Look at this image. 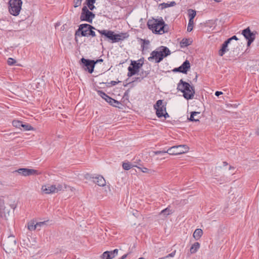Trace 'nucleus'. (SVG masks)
Returning a JSON list of instances; mask_svg holds the SVG:
<instances>
[{"label":"nucleus","instance_id":"nucleus-50","mask_svg":"<svg viewBox=\"0 0 259 259\" xmlns=\"http://www.w3.org/2000/svg\"><path fill=\"white\" fill-rule=\"evenodd\" d=\"M102 61H103L102 59H99V60H97L96 62H97V63H98L99 62H102Z\"/></svg>","mask_w":259,"mask_h":259},{"label":"nucleus","instance_id":"nucleus-44","mask_svg":"<svg viewBox=\"0 0 259 259\" xmlns=\"http://www.w3.org/2000/svg\"><path fill=\"white\" fill-rule=\"evenodd\" d=\"M222 94H223V93L222 92L217 91L215 93V95L217 96H219L220 95H222Z\"/></svg>","mask_w":259,"mask_h":259},{"label":"nucleus","instance_id":"nucleus-45","mask_svg":"<svg viewBox=\"0 0 259 259\" xmlns=\"http://www.w3.org/2000/svg\"><path fill=\"white\" fill-rule=\"evenodd\" d=\"M112 99V98H111V97H109V96H108V97L107 98V99H106L105 101H106L107 102H108V103H110V102H111V101Z\"/></svg>","mask_w":259,"mask_h":259},{"label":"nucleus","instance_id":"nucleus-33","mask_svg":"<svg viewBox=\"0 0 259 259\" xmlns=\"http://www.w3.org/2000/svg\"><path fill=\"white\" fill-rule=\"evenodd\" d=\"M98 95L102 97L103 99H104L105 100L108 97L107 95H106L105 93L101 91H98Z\"/></svg>","mask_w":259,"mask_h":259},{"label":"nucleus","instance_id":"nucleus-34","mask_svg":"<svg viewBox=\"0 0 259 259\" xmlns=\"http://www.w3.org/2000/svg\"><path fill=\"white\" fill-rule=\"evenodd\" d=\"M45 225V222H40L36 223V228L40 230Z\"/></svg>","mask_w":259,"mask_h":259},{"label":"nucleus","instance_id":"nucleus-6","mask_svg":"<svg viewBox=\"0 0 259 259\" xmlns=\"http://www.w3.org/2000/svg\"><path fill=\"white\" fill-rule=\"evenodd\" d=\"M67 186L65 184H58L57 185H44L41 186V193L45 194H50L52 193H58L61 191H64L66 189Z\"/></svg>","mask_w":259,"mask_h":259},{"label":"nucleus","instance_id":"nucleus-11","mask_svg":"<svg viewBox=\"0 0 259 259\" xmlns=\"http://www.w3.org/2000/svg\"><path fill=\"white\" fill-rule=\"evenodd\" d=\"M4 249L6 252L10 253L16 248V241L13 237H9L3 244Z\"/></svg>","mask_w":259,"mask_h":259},{"label":"nucleus","instance_id":"nucleus-26","mask_svg":"<svg viewBox=\"0 0 259 259\" xmlns=\"http://www.w3.org/2000/svg\"><path fill=\"white\" fill-rule=\"evenodd\" d=\"M22 122L20 120H15L13 121L12 124L13 125L19 129L22 130L21 128V125H22Z\"/></svg>","mask_w":259,"mask_h":259},{"label":"nucleus","instance_id":"nucleus-29","mask_svg":"<svg viewBox=\"0 0 259 259\" xmlns=\"http://www.w3.org/2000/svg\"><path fill=\"white\" fill-rule=\"evenodd\" d=\"M122 167L125 170H129L133 167V165L130 162H123L122 163Z\"/></svg>","mask_w":259,"mask_h":259},{"label":"nucleus","instance_id":"nucleus-46","mask_svg":"<svg viewBox=\"0 0 259 259\" xmlns=\"http://www.w3.org/2000/svg\"><path fill=\"white\" fill-rule=\"evenodd\" d=\"M87 3H95L96 0H86Z\"/></svg>","mask_w":259,"mask_h":259},{"label":"nucleus","instance_id":"nucleus-20","mask_svg":"<svg viewBox=\"0 0 259 259\" xmlns=\"http://www.w3.org/2000/svg\"><path fill=\"white\" fill-rule=\"evenodd\" d=\"M200 117V112L194 111L191 113L190 117L189 119L192 121H198Z\"/></svg>","mask_w":259,"mask_h":259},{"label":"nucleus","instance_id":"nucleus-7","mask_svg":"<svg viewBox=\"0 0 259 259\" xmlns=\"http://www.w3.org/2000/svg\"><path fill=\"white\" fill-rule=\"evenodd\" d=\"M189 147L186 145L174 146L167 149V153L171 155H180L188 152Z\"/></svg>","mask_w":259,"mask_h":259},{"label":"nucleus","instance_id":"nucleus-23","mask_svg":"<svg viewBox=\"0 0 259 259\" xmlns=\"http://www.w3.org/2000/svg\"><path fill=\"white\" fill-rule=\"evenodd\" d=\"M200 244L197 242L193 244L190 248L191 253L193 254L196 253L200 248Z\"/></svg>","mask_w":259,"mask_h":259},{"label":"nucleus","instance_id":"nucleus-38","mask_svg":"<svg viewBox=\"0 0 259 259\" xmlns=\"http://www.w3.org/2000/svg\"><path fill=\"white\" fill-rule=\"evenodd\" d=\"M16 63V61L12 58H9L8 60V64L9 65H14L15 63Z\"/></svg>","mask_w":259,"mask_h":259},{"label":"nucleus","instance_id":"nucleus-32","mask_svg":"<svg viewBox=\"0 0 259 259\" xmlns=\"http://www.w3.org/2000/svg\"><path fill=\"white\" fill-rule=\"evenodd\" d=\"M132 65H133V67L135 68L137 71H138L140 66H142V64L137 63L136 61L133 62Z\"/></svg>","mask_w":259,"mask_h":259},{"label":"nucleus","instance_id":"nucleus-8","mask_svg":"<svg viewBox=\"0 0 259 259\" xmlns=\"http://www.w3.org/2000/svg\"><path fill=\"white\" fill-rule=\"evenodd\" d=\"M166 105L163 104V100H158L154 105V108L156 110V114L159 117H164L166 118L169 117L168 114L166 112Z\"/></svg>","mask_w":259,"mask_h":259},{"label":"nucleus","instance_id":"nucleus-15","mask_svg":"<svg viewBox=\"0 0 259 259\" xmlns=\"http://www.w3.org/2000/svg\"><path fill=\"white\" fill-rule=\"evenodd\" d=\"M86 179H94V183L98 185L100 187H104L106 185V181L102 176L97 175L95 177H92L89 174L85 176Z\"/></svg>","mask_w":259,"mask_h":259},{"label":"nucleus","instance_id":"nucleus-42","mask_svg":"<svg viewBox=\"0 0 259 259\" xmlns=\"http://www.w3.org/2000/svg\"><path fill=\"white\" fill-rule=\"evenodd\" d=\"M233 39L237 40H238V38L237 37V36H236V35H234V36H233L232 37H231V38H230L228 39L227 40H228L229 41V42L230 43V42H231V41L232 40H233Z\"/></svg>","mask_w":259,"mask_h":259},{"label":"nucleus","instance_id":"nucleus-51","mask_svg":"<svg viewBox=\"0 0 259 259\" xmlns=\"http://www.w3.org/2000/svg\"><path fill=\"white\" fill-rule=\"evenodd\" d=\"M214 1H215L217 2H221L222 1V0H214Z\"/></svg>","mask_w":259,"mask_h":259},{"label":"nucleus","instance_id":"nucleus-16","mask_svg":"<svg viewBox=\"0 0 259 259\" xmlns=\"http://www.w3.org/2000/svg\"><path fill=\"white\" fill-rule=\"evenodd\" d=\"M18 172L24 176L38 175L37 170L33 169L20 168L17 170Z\"/></svg>","mask_w":259,"mask_h":259},{"label":"nucleus","instance_id":"nucleus-24","mask_svg":"<svg viewBox=\"0 0 259 259\" xmlns=\"http://www.w3.org/2000/svg\"><path fill=\"white\" fill-rule=\"evenodd\" d=\"M21 130H23L24 131H33L34 128L31 126L30 124L27 123H24L22 122V125H21Z\"/></svg>","mask_w":259,"mask_h":259},{"label":"nucleus","instance_id":"nucleus-40","mask_svg":"<svg viewBox=\"0 0 259 259\" xmlns=\"http://www.w3.org/2000/svg\"><path fill=\"white\" fill-rule=\"evenodd\" d=\"M176 251L175 250L173 252H172L171 253L168 254L166 256L164 257L163 258H168V257H174L175 255V254H176Z\"/></svg>","mask_w":259,"mask_h":259},{"label":"nucleus","instance_id":"nucleus-13","mask_svg":"<svg viewBox=\"0 0 259 259\" xmlns=\"http://www.w3.org/2000/svg\"><path fill=\"white\" fill-rule=\"evenodd\" d=\"M80 61L83 65V67L85 70L88 71L90 73L93 72L95 65L97 63V62L83 58L81 59Z\"/></svg>","mask_w":259,"mask_h":259},{"label":"nucleus","instance_id":"nucleus-52","mask_svg":"<svg viewBox=\"0 0 259 259\" xmlns=\"http://www.w3.org/2000/svg\"><path fill=\"white\" fill-rule=\"evenodd\" d=\"M2 202V199L0 198V204Z\"/></svg>","mask_w":259,"mask_h":259},{"label":"nucleus","instance_id":"nucleus-21","mask_svg":"<svg viewBox=\"0 0 259 259\" xmlns=\"http://www.w3.org/2000/svg\"><path fill=\"white\" fill-rule=\"evenodd\" d=\"M203 235V231L201 229H197L193 233V236L196 240H199Z\"/></svg>","mask_w":259,"mask_h":259},{"label":"nucleus","instance_id":"nucleus-28","mask_svg":"<svg viewBox=\"0 0 259 259\" xmlns=\"http://www.w3.org/2000/svg\"><path fill=\"white\" fill-rule=\"evenodd\" d=\"M128 72L127 75L128 76H132L135 74L138 71H137L135 68L132 67L131 66L128 68Z\"/></svg>","mask_w":259,"mask_h":259},{"label":"nucleus","instance_id":"nucleus-1","mask_svg":"<svg viewBox=\"0 0 259 259\" xmlns=\"http://www.w3.org/2000/svg\"><path fill=\"white\" fill-rule=\"evenodd\" d=\"M147 25L153 32L156 34H162L166 31L164 27V22L162 19H152L149 20Z\"/></svg>","mask_w":259,"mask_h":259},{"label":"nucleus","instance_id":"nucleus-9","mask_svg":"<svg viewBox=\"0 0 259 259\" xmlns=\"http://www.w3.org/2000/svg\"><path fill=\"white\" fill-rule=\"evenodd\" d=\"M9 12L11 14L14 16H17L19 14L21 10L22 2L21 0H10L9 2Z\"/></svg>","mask_w":259,"mask_h":259},{"label":"nucleus","instance_id":"nucleus-27","mask_svg":"<svg viewBox=\"0 0 259 259\" xmlns=\"http://www.w3.org/2000/svg\"><path fill=\"white\" fill-rule=\"evenodd\" d=\"M188 14L189 17V20H193L196 14V11L192 9H189L188 10Z\"/></svg>","mask_w":259,"mask_h":259},{"label":"nucleus","instance_id":"nucleus-49","mask_svg":"<svg viewBox=\"0 0 259 259\" xmlns=\"http://www.w3.org/2000/svg\"><path fill=\"white\" fill-rule=\"evenodd\" d=\"M256 133L257 135H259V127L256 130Z\"/></svg>","mask_w":259,"mask_h":259},{"label":"nucleus","instance_id":"nucleus-41","mask_svg":"<svg viewBox=\"0 0 259 259\" xmlns=\"http://www.w3.org/2000/svg\"><path fill=\"white\" fill-rule=\"evenodd\" d=\"M153 153L155 155H158L159 154L167 153V152L166 151H154Z\"/></svg>","mask_w":259,"mask_h":259},{"label":"nucleus","instance_id":"nucleus-43","mask_svg":"<svg viewBox=\"0 0 259 259\" xmlns=\"http://www.w3.org/2000/svg\"><path fill=\"white\" fill-rule=\"evenodd\" d=\"M66 186H67V188L66 189H68L69 190H70L71 191H72V192L75 190V189L74 188H73V187H70V186H68L67 185H66Z\"/></svg>","mask_w":259,"mask_h":259},{"label":"nucleus","instance_id":"nucleus-37","mask_svg":"<svg viewBox=\"0 0 259 259\" xmlns=\"http://www.w3.org/2000/svg\"><path fill=\"white\" fill-rule=\"evenodd\" d=\"M94 4L95 3H87L88 9H90L91 11L93 10L95 8V7L94 5Z\"/></svg>","mask_w":259,"mask_h":259},{"label":"nucleus","instance_id":"nucleus-19","mask_svg":"<svg viewBox=\"0 0 259 259\" xmlns=\"http://www.w3.org/2000/svg\"><path fill=\"white\" fill-rule=\"evenodd\" d=\"M230 44L228 40L225 41L222 45V48L219 51V54L220 56H223V55L227 51H229L228 49V45Z\"/></svg>","mask_w":259,"mask_h":259},{"label":"nucleus","instance_id":"nucleus-31","mask_svg":"<svg viewBox=\"0 0 259 259\" xmlns=\"http://www.w3.org/2000/svg\"><path fill=\"white\" fill-rule=\"evenodd\" d=\"M193 25H194V20H189L188 27H187V31L188 32H191L193 30Z\"/></svg>","mask_w":259,"mask_h":259},{"label":"nucleus","instance_id":"nucleus-25","mask_svg":"<svg viewBox=\"0 0 259 259\" xmlns=\"http://www.w3.org/2000/svg\"><path fill=\"white\" fill-rule=\"evenodd\" d=\"M192 42L189 39L187 38L183 39L180 42V46L182 48L187 47Z\"/></svg>","mask_w":259,"mask_h":259},{"label":"nucleus","instance_id":"nucleus-18","mask_svg":"<svg viewBox=\"0 0 259 259\" xmlns=\"http://www.w3.org/2000/svg\"><path fill=\"white\" fill-rule=\"evenodd\" d=\"M118 252V250L117 249L111 251H106L102 254L101 257L102 259H112L117 255Z\"/></svg>","mask_w":259,"mask_h":259},{"label":"nucleus","instance_id":"nucleus-36","mask_svg":"<svg viewBox=\"0 0 259 259\" xmlns=\"http://www.w3.org/2000/svg\"><path fill=\"white\" fill-rule=\"evenodd\" d=\"M82 0H73L74 7L75 8L80 6L81 4Z\"/></svg>","mask_w":259,"mask_h":259},{"label":"nucleus","instance_id":"nucleus-4","mask_svg":"<svg viewBox=\"0 0 259 259\" xmlns=\"http://www.w3.org/2000/svg\"><path fill=\"white\" fill-rule=\"evenodd\" d=\"M95 28L90 24H82L79 26L78 29L76 31L75 35L76 40L77 36H89L94 37L96 36L95 31L93 30Z\"/></svg>","mask_w":259,"mask_h":259},{"label":"nucleus","instance_id":"nucleus-30","mask_svg":"<svg viewBox=\"0 0 259 259\" xmlns=\"http://www.w3.org/2000/svg\"><path fill=\"white\" fill-rule=\"evenodd\" d=\"M171 213H172L171 210H170L168 208H166L162 210L161 211L160 214H163V215L166 217V216L171 214Z\"/></svg>","mask_w":259,"mask_h":259},{"label":"nucleus","instance_id":"nucleus-35","mask_svg":"<svg viewBox=\"0 0 259 259\" xmlns=\"http://www.w3.org/2000/svg\"><path fill=\"white\" fill-rule=\"evenodd\" d=\"M109 104L111 105H112L114 107H117V105L120 104V103L118 101H117L113 99H112V100H111V102H110Z\"/></svg>","mask_w":259,"mask_h":259},{"label":"nucleus","instance_id":"nucleus-3","mask_svg":"<svg viewBox=\"0 0 259 259\" xmlns=\"http://www.w3.org/2000/svg\"><path fill=\"white\" fill-rule=\"evenodd\" d=\"M170 53V51L167 47L161 46L151 53V56L148 58V60L150 61L154 59L156 63H159Z\"/></svg>","mask_w":259,"mask_h":259},{"label":"nucleus","instance_id":"nucleus-48","mask_svg":"<svg viewBox=\"0 0 259 259\" xmlns=\"http://www.w3.org/2000/svg\"><path fill=\"white\" fill-rule=\"evenodd\" d=\"M127 254H124L121 257L120 259H125L127 257Z\"/></svg>","mask_w":259,"mask_h":259},{"label":"nucleus","instance_id":"nucleus-2","mask_svg":"<svg viewBox=\"0 0 259 259\" xmlns=\"http://www.w3.org/2000/svg\"><path fill=\"white\" fill-rule=\"evenodd\" d=\"M177 89L183 93V96L185 99L188 100L193 98L195 94L194 89L189 83L181 79L178 84Z\"/></svg>","mask_w":259,"mask_h":259},{"label":"nucleus","instance_id":"nucleus-14","mask_svg":"<svg viewBox=\"0 0 259 259\" xmlns=\"http://www.w3.org/2000/svg\"><path fill=\"white\" fill-rule=\"evenodd\" d=\"M242 34L248 40L247 46H249L255 37V33L251 32L249 27L242 30Z\"/></svg>","mask_w":259,"mask_h":259},{"label":"nucleus","instance_id":"nucleus-5","mask_svg":"<svg viewBox=\"0 0 259 259\" xmlns=\"http://www.w3.org/2000/svg\"><path fill=\"white\" fill-rule=\"evenodd\" d=\"M16 206L17 205L15 203L5 205L4 200L2 199V202L0 204V217L5 220H8L13 215Z\"/></svg>","mask_w":259,"mask_h":259},{"label":"nucleus","instance_id":"nucleus-39","mask_svg":"<svg viewBox=\"0 0 259 259\" xmlns=\"http://www.w3.org/2000/svg\"><path fill=\"white\" fill-rule=\"evenodd\" d=\"M144 173H150V170L146 167H138Z\"/></svg>","mask_w":259,"mask_h":259},{"label":"nucleus","instance_id":"nucleus-22","mask_svg":"<svg viewBox=\"0 0 259 259\" xmlns=\"http://www.w3.org/2000/svg\"><path fill=\"white\" fill-rule=\"evenodd\" d=\"M27 229L29 231H34L36 229V223L34 220H31L27 223Z\"/></svg>","mask_w":259,"mask_h":259},{"label":"nucleus","instance_id":"nucleus-12","mask_svg":"<svg viewBox=\"0 0 259 259\" xmlns=\"http://www.w3.org/2000/svg\"><path fill=\"white\" fill-rule=\"evenodd\" d=\"M95 14L91 12L87 6H83L82 9L80 19L81 21H87L92 23L93 19L95 18Z\"/></svg>","mask_w":259,"mask_h":259},{"label":"nucleus","instance_id":"nucleus-10","mask_svg":"<svg viewBox=\"0 0 259 259\" xmlns=\"http://www.w3.org/2000/svg\"><path fill=\"white\" fill-rule=\"evenodd\" d=\"M98 32L102 35H105L106 37L112 40V42H118L122 39L121 34H114L112 31L106 30H98Z\"/></svg>","mask_w":259,"mask_h":259},{"label":"nucleus","instance_id":"nucleus-53","mask_svg":"<svg viewBox=\"0 0 259 259\" xmlns=\"http://www.w3.org/2000/svg\"><path fill=\"white\" fill-rule=\"evenodd\" d=\"M138 259H145L144 257H140Z\"/></svg>","mask_w":259,"mask_h":259},{"label":"nucleus","instance_id":"nucleus-17","mask_svg":"<svg viewBox=\"0 0 259 259\" xmlns=\"http://www.w3.org/2000/svg\"><path fill=\"white\" fill-rule=\"evenodd\" d=\"M190 68V64L189 61L186 60L183 64L178 68H175L174 71H179L183 73H186Z\"/></svg>","mask_w":259,"mask_h":259},{"label":"nucleus","instance_id":"nucleus-47","mask_svg":"<svg viewBox=\"0 0 259 259\" xmlns=\"http://www.w3.org/2000/svg\"><path fill=\"white\" fill-rule=\"evenodd\" d=\"M149 44V41L148 40H143V45H148Z\"/></svg>","mask_w":259,"mask_h":259}]
</instances>
